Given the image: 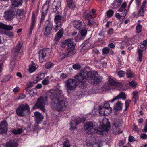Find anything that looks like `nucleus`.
<instances>
[{
    "instance_id": "f257e3e1",
    "label": "nucleus",
    "mask_w": 147,
    "mask_h": 147,
    "mask_svg": "<svg viewBox=\"0 0 147 147\" xmlns=\"http://www.w3.org/2000/svg\"><path fill=\"white\" fill-rule=\"evenodd\" d=\"M47 95L52 100L50 103L51 107L57 109L59 111L65 109V101L62 91L59 89L51 90L47 93Z\"/></svg>"
},
{
    "instance_id": "f03ea898",
    "label": "nucleus",
    "mask_w": 147,
    "mask_h": 147,
    "mask_svg": "<svg viewBox=\"0 0 147 147\" xmlns=\"http://www.w3.org/2000/svg\"><path fill=\"white\" fill-rule=\"evenodd\" d=\"M73 40V38H69L63 41L61 43V46L63 48L65 47L66 45L67 46V50L68 52L61 55L62 57L65 56L64 58L70 56L74 53V49L75 44L74 43Z\"/></svg>"
},
{
    "instance_id": "7ed1b4c3",
    "label": "nucleus",
    "mask_w": 147,
    "mask_h": 147,
    "mask_svg": "<svg viewBox=\"0 0 147 147\" xmlns=\"http://www.w3.org/2000/svg\"><path fill=\"white\" fill-rule=\"evenodd\" d=\"M110 124L108 120L105 118L100 122V125L98 128V131L97 134L100 135H103L106 134L107 131L109 130Z\"/></svg>"
},
{
    "instance_id": "20e7f679",
    "label": "nucleus",
    "mask_w": 147,
    "mask_h": 147,
    "mask_svg": "<svg viewBox=\"0 0 147 147\" xmlns=\"http://www.w3.org/2000/svg\"><path fill=\"white\" fill-rule=\"evenodd\" d=\"M98 124L94 122L89 121L86 122L84 125V129L88 134L91 133H97L98 131Z\"/></svg>"
},
{
    "instance_id": "39448f33",
    "label": "nucleus",
    "mask_w": 147,
    "mask_h": 147,
    "mask_svg": "<svg viewBox=\"0 0 147 147\" xmlns=\"http://www.w3.org/2000/svg\"><path fill=\"white\" fill-rule=\"evenodd\" d=\"M30 111V108L27 104L20 105L16 109L17 114L20 116H25L28 114Z\"/></svg>"
},
{
    "instance_id": "423d86ee",
    "label": "nucleus",
    "mask_w": 147,
    "mask_h": 147,
    "mask_svg": "<svg viewBox=\"0 0 147 147\" xmlns=\"http://www.w3.org/2000/svg\"><path fill=\"white\" fill-rule=\"evenodd\" d=\"M47 101L46 97L42 96L40 97L38 99L36 103L34 104L33 108L34 109L39 108L45 113L46 109L45 105Z\"/></svg>"
},
{
    "instance_id": "0eeeda50",
    "label": "nucleus",
    "mask_w": 147,
    "mask_h": 147,
    "mask_svg": "<svg viewBox=\"0 0 147 147\" xmlns=\"http://www.w3.org/2000/svg\"><path fill=\"white\" fill-rule=\"evenodd\" d=\"M112 110L109 104L107 102L105 103L103 106L99 107V113L101 115H107L112 112Z\"/></svg>"
},
{
    "instance_id": "6e6552de",
    "label": "nucleus",
    "mask_w": 147,
    "mask_h": 147,
    "mask_svg": "<svg viewBox=\"0 0 147 147\" xmlns=\"http://www.w3.org/2000/svg\"><path fill=\"white\" fill-rule=\"evenodd\" d=\"M66 90L69 92L70 91L74 90L76 87L77 84L75 80L73 79H69L65 82Z\"/></svg>"
},
{
    "instance_id": "1a4fd4ad",
    "label": "nucleus",
    "mask_w": 147,
    "mask_h": 147,
    "mask_svg": "<svg viewBox=\"0 0 147 147\" xmlns=\"http://www.w3.org/2000/svg\"><path fill=\"white\" fill-rule=\"evenodd\" d=\"M84 72L86 74L85 76L86 77V80L91 84H92L93 80H94L98 75V73L96 71H90L88 72L87 71H85Z\"/></svg>"
},
{
    "instance_id": "9d476101",
    "label": "nucleus",
    "mask_w": 147,
    "mask_h": 147,
    "mask_svg": "<svg viewBox=\"0 0 147 147\" xmlns=\"http://www.w3.org/2000/svg\"><path fill=\"white\" fill-rule=\"evenodd\" d=\"M52 26L50 22L48 20L46 21L43 29L44 34L46 37H49L51 33Z\"/></svg>"
},
{
    "instance_id": "9b49d317",
    "label": "nucleus",
    "mask_w": 147,
    "mask_h": 147,
    "mask_svg": "<svg viewBox=\"0 0 147 147\" xmlns=\"http://www.w3.org/2000/svg\"><path fill=\"white\" fill-rule=\"evenodd\" d=\"M73 25L75 28L79 30L85 28V23L80 20H75L73 22Z\"/></svg>"
},
{
    "instance_id": "f8f14e48",
    "label": "nucleus",
    "mask_w": 147,
    "mask_h": 147,
    "mask_svg": "<svg viewBox=\"0 0 147 147\" xmlns=\"http://www.w3.org/2000/svg\"><path fill=\"white\" fill-rule=\"evenodd\" d=\"M85 74L84 71L78 73L75 76V78L76 81H78L79 83H83L85 80H86V77L85 76Z\"/></svg>"
},
{
    "instance_id": "ddd939ff",
    "label": "nucleus",
    "mask_w": 147,
    "mask_h": 147,
    "mask_svg": "<svg viewBox=\"0 0 147 147\" xmlns=\"http://www.w3.org/2000/svg\"><path fill=\"white\" fill-rule=\"evenodd\" d=\"M48 51L46 49H43L40 50L39 52V58L40 62L42 63L45 62L46 60L45 58L46 57Z\"/></svg>"
},
{
    "instance_id": "4468645a",
    "label": "nucleus",
    "mask_w": 147,
    "mask_h": 147,
    "mask_svg": "<svg viewBox=\"0 0 147 147\" xmlns=\"http://www.w3.org/2000/svg\"><path fill=\"white\" fill-rule=\"evenodd\" d=\"M127 3L126 2H124L121 5L118 11L120 13V16L121 17H124L126 15L127 11L125 9L127 6Z\"/></svg>"
},
{
    "instance_id": "2eb2a0df",
    "label": "nucleus",
    "mask_w": 147,
    "mask_h": 147,
    "mask_svg": "<svg viewBox=\"0 0 147 147\" xmlns=\"http://www.w3.org/2000/svg\"><path fill=\"white\" fill-rule=\"evenodd\" d=\"M22 46V43L20 42H18L16 46L13 49L12 52L15 56L18 55V53H21L22 50L21 47Z\"/></svg>"
},
{
    "instance_id": "dca6fc26",
    "label": "nucleus",
    "mask_w": 147,
    "mask_h": 147,
    "mask_svg": "<svg viewBox=\"0 0 147 147\" xmlns=\"http://www.w3.org/2000/svg\"><path fill=\"white\" fill-rule=\"evenodd\" d=\"M61 5V1L60 0L54 1L52 4L51 9V12L54 13L56 12L60 7Z\"/></svg>"
},
{
    "instance_id": "f3484780",
    "label": "nucleus",
    "mask_w": 147,
    "mask_h": 147,
    "mask_svg": "<svg viewBox=\"0 0 147 147\" xmlns=\"http://www.w3.org/2000/svg\"><path fill=\"white\" fill-rule=\"evenodd\" d=\"M14 15L15 13L13 11L9 10L4 13L3 16L6 20H10L13 19Z\"/></svg>"
},
{
    "instance_id": "a211bd4d",
    "label": "nucleus",
    "mask_w": 147,
    "mask_h": 147,
    "mask_svg": "<svg viewBox=\"0 0 147 147\" xmlns=\"http://www.w3.org/2000/svg\"><path fill=\"white\" fill-rule=\"evenodd\" d=\"M7 124L6 121L0 123V134H5L7 130Z\"/></svg>"
},
{
    "instance_id": "6ab92c4d",
    "label": "nucleus",
    "mask_w": 147,
    "mask_h": 147,
    "mask_svg": "<svg viewBox=\"0 0 147 147\" xmlns=\"http://www.w3.org/2000/svg\"><path fill=\"white\" fill-rule=\"evenodd\" d=\"M34 116L35 117V120L36 123L37 124L41 123L43 119V117L41 114L38 112H35L34 113Z\"/></svg>"
},
{
    "instance_id": "aec40b11",
    "label": "nucleus",
    "mask_w": 147,
    "mask_h": 147,
    "mask_svg": "<svg viewBox=\"0 0 147 147\" xmlns=\"http://www.w3.org/2000/svg\"><path fill=\"white\" fill-rule=\"evenodd\" d=\"M67 5L64 9L65 12L67 11L68 8L73 9L76 7L74 2L73 0H66Z\"/></svg>"
},
{
    "instance_id": "412c9836",
    "label": "nucleus",
    "mask_w": 147,
    "mask_h": 147,
    "mask_svg": "<svg viewBox=\"0 0 147 147\" xmlns=\"http://www.w3.org/2000/svg\"><path fill=\"white\" fill-rule=\"evenodd\" d=\"M91 42L88 41H86L85 42L84 45L82 47L81 49V52L83 54H84L87 51V50L91 46Z\"/></svg>"
},
{
    "instance_id": "4be33fe9",
    "label": "nucleus",
    "mask_w": 147,
    "mask_h": 147,
    "mask_svg": "<svg viewBox=\"0 0 147 147\" xmlns=\"http://www.w3.org/2000/svg\"><path fill=\"white\" fill-rule=\"evenodd\" d=\"M66 20L65 17H62V16L59 15H57L55 16L54 18V21L55 24H58L61 23V21H62L63 22Z\"/></svg>"
},
{
    "instance_id": "5701e85b",
    "label": "nucleus",
    "mask_w": 147,
    "mask_h": 147,
    "mask_svg": "<svg viewBox=\"0 0 147 147\" xmlns=\"http://www.w3.org/2000/svg\"><path fill=\"white\" fill-rule=\"evenodd\" d=\"M35 16L34 13H33L32 16L31 23L30 25V28L28 30L29 34L30 35L31 34L32 31L34 27L35 22Z\"/></svg>"
},
{
    "instance_id": "b1692460",
    "label": "nucleus",
    "mask_w": 147,
    "mask_h": 147,
    "mask_svg": "<svg viewBox=\"0 0 147 147\" xmlns=\"http://www.w3.org/2000/svg\"><path fill=\"white\" fill-rule=\"evenodd\" d=\"M11 5L13 7H17L22 5L23 0H11Z\"/></svg>"
},
{
    "instance_id": "393cba45",
    "label": "nucleus",
    "mask_w": 147,
    "mask_h": 147,
    "mask_svg": "<svg viewBox=\"0 0 147 147\" xmlns=\"http://www.w3.org/2000/svg\"><path fill=\"white\" fill-rule=\"evenodd\" d=\"M121 124L120 122L119 121H116L113 124V128H116L117 130V131H115L116 134H119L120 133H122L121 131H119V127L121 126Z\"/></svg>"
},
{
    "instance_id": "a878e982",
    "label": "nucleus",
    "mask_w": 147,
    "mask_h": 147,
    "mask_svg": "<svg viewBox=\"0 0 147 147\" xmlns=\"http://www.w3.org/2000/svg\"><path fill=\"white\" fill-rule=\"evenodd\" d=\"M126 98V96L125 93L123 92H120L116 97L113 98L111 101H109L111 102H113L114 101L116 100L118 98H122L125 99Z\"/></svg>"
},
{
    "instance_id": "bb28decb",
    "label": "nucleus",
    "mask_w": 147,
    "mask_h": 147,
    "mask_svg": "<svg viewBox=\"0 0 147 147\" xmlns=\"http://www.w3.org/2000/svg\"><path fill=\"white\" fill-rule=\"evenodd\" d=\"M122 1L123 0H114L112 3V8L116 9L119 7Z\"/></svg>"
},
{
    "instance_id": "cd10ccee",
    "label": "nucleus",
    "mask_w": 147,
    "mask_h": 147,
    "mask_svg": "<svg viewBox=\"0 0 147 147\" xmlns=\"http://www.w3.org/2000/svg\"><path fill=\"white\" fill-rule=\"evenodd\" d=\"M63 30L61 29L57 33L55 37V40L57 41H59L60 38L62 37L63 34Z\"/></svg>"
},
{
    "instance_id": "c85d7f7f",
    "label": "nucleus",
    "mask_w": 147,
    "mask_h": 147,
    "mask_svg": "<svg viewBox=\"0 0 147 147\" xmlns=\"http://www.w3.org/2000/svg\"><path fill=\"white\" fill-rule=\"evenodd\" d=\"M17 144L13 140H11L7 142L6 144L5 147H17Z\"/></svg>"
},
{
    "instance_id": "c756f323",
    "label": "nucleus",
    "mask_w": 147,
    "mask_h": 147,
    "mask_svg": "<svg viewBox=\"0 0 147 147\" xmlns=\"http://www.w3.org/2000/svg\"><path fill=\"white\" fill-rule=\"evenodd\" d=\"M92 13L91 11H86L84 12L83 16L85 18V19H87V20L89 18H93V17L92 16Z\"/></svg>"
},
{
    "instance_id": "7c9ffc66",
    "label": "nucleus",
    "mask_w": 147,
    "mask_h": 147,
    "mask_svg": "<svg viewBox=\"0 0 147 147\" xmlns=\"http://www.w3.org/2000/svg\"><path fill=\"white\" fill-rule=\"evenodd\" d=\"M123 106V104H122L120 101H118L114 106V109L115 110H121Z\"/></svg>"
},
{
    "instance_id": "2f4dec72",
    "label": "nucleus",
    "mask_w": 147,
    "mask_h": 147,
    "mask_svg": "<svg viewBox=\"0 0 147 147\" xmlns=\"http://www.w3.org/2000/svg\"><path fill=\"white\" fill-rule=\"evenodd\" d=\"M82 121V119L81 118H79L78 119V120L76 121V125L74 126L73 125V123L72 122H71L70 123L71 125V127L70 129H75L76 128V126L79 123L81 122Z\"/></svg>"
},
{
    "instance_id": "473e14b6",
    "label": "nucleus",
    "mask_w": 147,
    "mask_h": 147,
    "mask_svg": "<svg viewBox=\"0 0 147 147\" xmlns=\"http://www.w3.org/2000/svg\"><path fill=\"white\" fill-rule=\"evenodd\" d=\"M137 50L138 53V61H139L140 62H142V53L143 51L142 49H138Z\"/></svg>"
},
{
    "instance_id": "72a5a7b5",
    "label": "nucleus",
    "mask_w": 147,
    "mask_h": 147,
    "mask_svg": "<svg viewBox=\"0 0 147 147\" xmlns=\"http://www.w3.org/2000/svg\"><path fill=\"white\" fill-rule=\"evenodd\" d=\"M145 10V7L144 5H142L140 10L139 11L138 15L143 16L144 15V11Z\"/></svg>"
},
{
    "instance_id": "f704fd0d",
    "label": "nucleus",
    "mask_w": 147,
    "mask_h": 147,
    "mask_svg": "<svg viewBox=\"0 0 147 147\" xmlns=\"http://www.w3.org/2000/svg\"><path fill=\"white\" fill-rule=\"evenodd\" d=\"M22 131V129L21 128H19L17 129H14L12 131L13 133L15 135L20 134Z\"/></svg>"
},
{
    "instance_id": "c9c22d12",
    "label": "nucleus",
    "mask_w": 147,
    "mask_h": 147,
    "mask_svg": "<svg viewBox=\"0 0 147 147\" xmlns=\"http://www.w3.org/2000/svg\"><path fill=\"white\" fill-rule=\"evenodd\" d=\"M138 91H134L133 92V99L134 101V103H136V100L138 98Z\"/></svg>"
},
{
    "instance_id": "e433bc0d",
    "label": "nucleus",
    "mask_w": 147,
    "mask_h": 147,
    "mask_svg": "<svg viewBox=\"0 0 147 147\" xmlns=\"http://www.w3.org/2000/svg\"><path fill=\"white\" fill-rule=\"evenodd\" d=\"M56 25L55 28H54L53 30L55 32L57 31L58 30H59L62 26L61 23H59L58 24H56Z\"/></svg>"
},
{
    "instance_id": "4c0bfd02",
    "label": "nucleus",
    "mask_w": 147,
    "mask_h": 147,
    "mask_svg": "<svg viewBox=\"0 0 147 147\" xmlns=\"http://www.w3.org/2000/svg\"><path fill=\"white\" fill-rule=\"evenodd\" d=\"M108 81L110 84L111 85L113 86L117 85V83L111 78H109Z\"/></svg>"
},
{
    "instance_id": "58836bf2",
    "label": "nucleus",
    "mask_w": 147,
    "mask_h": 147,
    "mask_svg": "<svg viewBox=\"0 0 147 147\" xmlns=\"http://www.w3.org/2000/svg\"><path fill=\"white\" fill-rule=\"evenodd\" d=\"M54 66V64L51 62H48L46 63L45 67L47 69H50L52 68Z\"/></svg>"
},
{
    "instance_id": "ea45409f",
    "label": "nucleus",
    "mask_w": 147,
    "mask_h": 147,
    "mask_svg": "<svg viewBox=\"0 0 147 147\" xmlns=\"http://www.w3.org/2000/svg\"><path fill=\"white\" fill-rule=\"evenodd\" d=\"M3 34L9 37H13V33L10 31H5L3 32Z\"/></svg>"
},
{
    "instance_id": "a19ab883",
    "label": "nucleus",
    "mask_w": 147,
    "mask_h": 147,
    "mask_svg": "<svg viewBox=\"0 0 147 147\" xmlns=\"http://www.w3.org/2000/svg\"><path fill=\"white\" fill-rule=\"evenodd\" d=\"M142 29V26L140 24H138L137 25L136 27V32L137 33H139L141 31Z\"/></svg>"
},
{
    "instance_id": "79ce46f5",
    "label": "nucleus",
    "mask_w": 147,
    "mask_h": 147,
    "mask_svg": "<svg viewBox=\"0 0 147 147\" xmlns=\"http://www.w3.org/2000/svg\"><path fill=\"white\" fill-rule=\"evenodd\" d=\"M45 77V74L44 73H41L38 75L36 77L37 81H40L43 79Z\"/></svg>"
},
{
    "instance_id": "37998d69",
    "label": "nucleus",
    "mask_w": 147,
    "mask_h": 147,
    "mask_svg": "<svg viewBox=\"0 0 147 147\" xmlns=\"http://www.w3.org/2000/svg\"><path fill=\"white\" fill-rule=\"evenodd\" d=\"M109 49L108 47H105L102 50V52L103 54H107L109 52Z\"/></svg>"
},
{
    "instance_id": "c03bdc74",
    "label": "nucleus",
    "mask_w": 147,
    "mask_h": 147,
    "mask_svg": "<svg viewBox=\"0 0 147 147\" xmlns=\"http://www.w3.org/2000/svg\"><path fill=\"white\" fill-rule=\"evenodd\" d=\"M114 11L111 9H109L107 12V14L108 17H110L112 16L113 14Z\"/></svg>"
},
{
    "instance_id": "a18cd8bd",
    "label": "nucleus",
    "mask_w": 147,
    "mask_h": 147,
    "mask_svg": "<svg viewBox=\"0 0 147 147\" xmlns=\"http://www.w3.org/2000/svg\"><path fill=\"white\" fill-rule=\"evenodd\" d=\"M13 26L11 25H4V29L7 30H10L13 29Z\"/></svg>"
},
{
    "instance_id": "49530a36",
    "label": "nucleus",
    "mask_w": 147,
    "mask_h": 147,
    "mask_svg": "<svg viewBox=\"0 0 147 147\" xmlns=\"http://www.w3.org/2000/svg\"><path fill=\"white\" fill-rule=\"evenodd\" d=\"M69 141L66 140L63 142V147H70V144L69 143Z\"/></svg>"
},
{
    "instance_id": "de8ad7c7",
    "label": "nucleus",
    "mask_w": 147,
    "mask_h": 147,
    "mask_svg": "<svg viewBox=\"0 0 147 147\" xmlns=\"http://www.w3.org/2000/svg\"><path fill=\"white\" fill-rule=\"evenodd\" d=\"M131 38H132V41L129 42V44H133L135 42H137L138 41V38L136 36H134Z\"/></svg>"
},
{
    "instance_id": "09e8293b",
    "label": "nucleus",
    "mask_w": 147,
    "mask_h": 147,
    "mask_svg": "<svg viewBox=\"0 0 147 147\" xmlns=\"http://www.w3.org/2000/svg\"><path fill=\"white\" fill-rule=\"evenodd\" d=\"M129 84L132 88H135L136 86L137 85V83L134 81H132L129 83Z\"/></svg>"
},
{
    "instance_id": "8fccbe9b",
    "label": "nucleus",
    "mask_w": 147,
    "mask_h": 147,
    "mask_svg": "<svg viewBox=\"0 0 147 147\" xmlns=\"http://www.w3.org/2000/svg\"><path fill=\"white\" fill-rule=\"evenodd\" d=\"M101 81L100 79L99 78H98L97 77H96V78L94 79V80H93L92 82V83H94L96 84H98Z\"/></svg>"
},
{
    "instance_id": "3c124183",
    "label": "nucleus",
    "mask_w": 147,
    "mask_h": 147,
    "mask_svg": "<svg viewBox=\"0 0 147 147\" xmlns=\"http://www.w3.org/2000/svg\"><path fill=\"white\" fill-rule=\"evenodd\" d=\"M36 69V68L34 66H31L29 67V71L31 72H32L34 71Z\"/></svg>"
},
{
    "instance_id": "603ef678",
    "label": "nucleus",
    "mask_w": 147,
    "mask_h": 147,
    "mask_svg": "<svg viewBox=\"0 0 147 147\" xmlns=\"http://www.w3.org/2000/svg\"><path fill=\"white\" fill-rule=\"evenodd\" d=\"M81 30H80V33L81 35L82 36H84L86 35L87 33V31L84 29Z\"/></svg>"
},
{
    "instance_id": "864d4df0",
    "label": "nucleus",
    "mask_w": 147,
    "mask_h": 147,
    "mask_svg": "<svg viewBox=\"0 0 147 147\" xmlns=\"http://www.w3.org/2000/svg\"><path fill=\"white\" fill-rule=\"evenodd\" d=\"M118 74L120 77H123L124 76L125 73L123 71L120 70L118 72Z\"/></svg>"
},
{
    "instance_id": "5fc2aeb1",
    "label": "nucleus",
    "mask_w": 147,
    "mask_h": 147,
    "mask_svg": "<svg viewBox=\"0 0 147 147\" xmlns=\"http://www.w3.org/2000/svg\"><path fill=\"white\" fill-rule=\"evenodd\" d=\"M88 24L89 25H92L94 24V21L93 19L92 18H89L88 19Z\"/></svg>"
},
{
    "instance_id": "6e6d98bb",
    "label": "nucleus",
    "mask_w": 147,
    "mask_h": 147,
    "mask_svg": "<svg viewBox=\"0 0 147 147\" xmlns=\"http://www.w3.org/2000/svg\"><path fill=\"white\" fill-rule=\"evenodd\" d=\"M73 68L74 69L78 70L80 68V66L77 63L76 64L73 65Z\"/></svg>"
},
{
    "instance_id": "4d7b16f0",
    "label": "nucleus",
    "mask_w": 147,
    "mask_h": 147,
    "mask_svg": "<svg viewBox=\"0 0 147 147\" xmlns=\"http://www.w3.org/2000/svg\"><path fill=\"white\" fill-rule=\"evenodd\" d=\"M126 74L128 78H132L134 76V74L131 72H128L126 73Z\"/></svg>"
},
{
    "instance_id": "13d9d810",
    "label": "nucleus",
    "mask_w": 147,
    "mask_h": 147,
    "mask_svg": "<svg viewBox=\"0 0 147 147\" xmlns=\"http://www.w3.org/2000/svg\"><path fill=\"white\" fill-rule=\"evenodd\" d=\"M113 32V28L109 29L107 31V34L109 35H112Z\"/></svg>"
},
{
    "instance_id": "bf43d9fd",
    "label": "nucleus",
    "mask_w": 147,
    "mask_h": 147,
    "mask_svg": "<svg viewBox=\"0 0 147 147\" xmlns=\"http://www.w3.org/2000/svg\"><path fill=\"white\" fill-rule=\"evenodd\" d=\"M42 83L43 85H47L49 84V80L46 79H44L43 81H42Z\"/></svg>"
},
{
    "instance_id": "052dcab7",
    "label": "nucleus",
    "mask_w": 147,
    "mask_h": 147,
    "mask_svg": "<svg viewBox=\"0 0 147 147\" xmlns=\"http://www.w3.org/2000/svg\"><path fill=\"white\" fill-rule=\"evenodd\" d=\"M16 13L17 15L20 16L23 13V11L22 10L18 9L16 11Z\"/></svg>"
},
{
    "instance_id": "680f3d73",
    "label": "nucleus",
    "mask_w": 147,
    "mask_h": 147,
    "mask_svg": "<svg viewBox=\"0 0 147 147\" xmlns=\"http://www.w3.org/2000/svg\"><path fill=\"white\" fill-rule=\"evenodd\" d=\"M29 93L31 96H33V94H34L35 93L34 90L33 89H31L29 91Z\"/></svg>"
},
{
    "instance_id": "e2e57ef3",
    "label": "nucleus",
    "mask_w": 147,
    "mask_h": 147,
    "mask_svg": "<svg viewBox=\"0 0 147 147\" xmlns=\"http://www.w3.org/2000/svg\"><path fill=\"white\" fill-rule=\"evenodd\" d=\"M67 77V75L66 74L62 73L60 75V77L61 78L64 79L65 78Z\"/></svg>"
},
{
    "instance_id": "0e129e2a",
    "label": "nucleus",
    "mask_w": 147,
    "mask_h": 147,
    "mask_svg": "<svg viewBox=\"0 0 147 147\" xmlns=\"http://www.w3.org/2000/svg\"><path fill=\"white\" fill-rule=\"evenodd\" d=\"M26 97V95L24 94H22L19 96V99L22 100L24 99Z\"/></svg>"
},
{
    "instance_id": "69168bd1",
    "label": "nucleus",
    "mask_w": 147,
    "mask_h": 147,
    "mask_svg": "<svg viewBox=\"0 0 147 147\" xmlns=\"http://www.w3.org/2000/svg\"><path fill=\"white\" fill-rule=\"evenodd\" d=\"M147 135L146 134H142L140 136V137L142 139H145L147 137Z\"/></svg>"
},
{
    "instance_id": "338daca9",
    "label": "nucleus",
    "mask_w": 147,
    "mask_h": 147,
    "mask_svg": "<svg viewBox=\"0 0 147 147\" xmlns=\"http://www.w3.org/2000/svg\"><path fill=\"white\" fill-rule=\"evenodd\" d=\"M134 140V138L132 136H130L129 137V140L130 142H132Z\"/></svg>"
},
{
    "instance_id": "774afa93",
    "label": "nucleus",
    "mask_w": 147,
    "mask_h": 147,
    "mask_svg": "<svg viewBox=\"0 0 147 147\" xmlns=\"http://www.w3.org/2000/svg\"><path fill=\"white\" fill-rule=\"evenodd\" d=\"M125 109L124 110V111H126L128 109L129 106V103H128V102L127 101H125Z\"/></svg>"
}]
</instances>
